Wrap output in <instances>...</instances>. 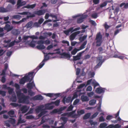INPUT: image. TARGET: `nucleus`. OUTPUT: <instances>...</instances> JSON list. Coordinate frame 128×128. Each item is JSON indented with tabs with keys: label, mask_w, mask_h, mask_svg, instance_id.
Segmentation results:
<instances>
[{
	"label": "nucleus",
	"mask_w": 128,
	"mask_h": 128,
	"mask_svg": "<svg viewBox=\"0 0 128 128\" xmlns=\"http://www.w3.org/2000/svg\"><path fill=\"white\" fill-rule=\"evenodd\" d=\"M16 93L19 103L27 104H29V97L28 96H25L23 93H21L20 91L17 92Z\"/></svg>",
	"instance_id": "f257e3e1"
},
{
	"label": "nucleus",
	"mask_w": 128,
	"mask_h": 128,
	"mask_svg": "<svg viewBox=\"0 0 128 128\" xmlns=\"http://www.w3.org/2000/svg\"><path fill=\"white\" fill-rule=\"evenodd\" d=\"M46 12V10L44 9L40 10L35 11L34 14H31V13L28 12H18V14L21 15H30L27 16L28 18H31L34 17L35 14L38 16L44 15Z\"/></svg>",
	"instance_id": "f03ea898"
},
{
	"label": "nucleus",
	"mask_w": 128,
	"mask_h": 128,
	"mask_svg": "<svg viewBox=\"0 0 128 128\" xmlns=\"http://www.w3.org/2000/svg\"><path fill=\"white\" fill-rule=\"evenodd\" d=\"M34 73V72H29L28 75L24 76L20 79L19 82L20 84H24L26 82H30L33 78Z\"/></svg>",
	"instance_id": "7ed1b4c3"
},
{
	"label": "nucleus",
	"mask_w": 128,
	"mask_h": 128,
	"mask_svg": "<svg viewBox=\"0 0 128 128\" xmlns=\"http://www.w3.org/2000/svg\"><path fill=\"white\" fill-rule=\"evenodd\" d=\"M102 36L100 32L98 33L96 35V46H101L102 42Z\"/></svg>",
	"instance_id": "20e7f679"
},
{
	"label": "nucleus",
	"mask_w": 128,
	"mask_h": 128,
	"mask_svg": "<svg viewBox=\"0 0 128 128\" xmlns=\"http://www.w3.org/2000/svg\"><path fill=\"white\" fill-rule=\"evenodd\" d=\"M44 19L43 18H40L38 20V22H35L34 24V26L38 28L40 26V25L43 23Z\"/></svg>",
	"instance_id": "39448f33"
},
{
	"label": "nucleus",
	"mask_w": 128,
	"mask_h": 128,
	"mask_svg": "<svg viewBox=\"0 0 128 128\" xmlns=\"http://www.w3.org/2000/svg\"><path fill=\"white\" fill-rule=\"evenodd\" d=\"M87 16V15H82L81 17L77 19V23L78 24H80L82 22L84 21V19L86 18Z\"/></svg>",
	"instance_id": "423d86ee"
},
{
	"label": "nucleus",
	"mask_w": 128,
	"mask_h": 128,
	"mask_svg": "<svg viewBox=\"0 0 128 128\" xmlns=\"http://www.w3.org/2000/svg\"><path fill=\"white\" fill-rule=\"evenodd\" d=\"M71 99V97L68 96L66 98V96H65L63 98L62 101L64 104L65 103H69L70 102Z\"/></svg>",
	"instance_id": "0eeeda50"
},
{
	"label": "nucleus",
	"mask_w": 128,
	"mask_h": 128,
	"mask_svg": "<svg viewBox=\"0 0 128 128\" xmlns=\"http://www.w3.org/2000/svg\"><path fill=\"white\" fill-rule=\"evenodd\" d=\"M43 99L42 96L40 95H38L33 96L32 98V99L34 100H42Z\"/></svg>",
	"instance_id": "6e6552de"
},
{
	"label": "nucleus",
	"mask_w": 128,
	"mask_h": 128,
	"mask_svg": "<svg viewBox=\"0 0 128 128\" xmlns=\"http://www.w3.org/2000/svg\"><path fill=\"white\" fill-rule=\"evenodd\" d=\"M27 88L31 90L33 87H35V85L34 82L33 81L31 83H29L27 84Z\"/></svg>",
	"instance_id": "1a4fd4ad"
},
{
	"label": "nucleus",
	"mask_w": 128,
	"mask_h": 128,
	"mask_svg": "<svg viewBox=\"0 0 128 128\" xmlns=\"http://www.w3.org/2000/svg\"><path fill=\"white\" fill-rule=\"evenodd\" d=\"M96 92L97 93L100 94L102 93H104V90L102 88H96L95 90Z\"/></svg>",
	"instance_id": "9d476101"
},
{
	"label": "nucleus",
	"mask_w": 128,
	"mask_h": 128,
	"mask_svg": "<svg viewBox=\"0 0 128 128\" xmlns=\"http://www.w3.org/2000/svg\"><path fill=\"white\" fill-rule=\"evenodd\" d=\"M28 109L26 106H23L20 108V110L22 113H24L26 112L28 110Z\"/></svg>",
	"instance_id": "9b49d317"
},
{
	"label": "nucleus",
	"mask_w": 128,
	"mask_h": 128,
	"mask_svg": "<svg viewBox=\"0 0 128 128\" xmlns=\"http://www.w3.org/2000/svg\"><path fill=\"white\" fill-rule=\"evenodd\" d=\"M36 6V4H35L31 5H30L29 4H28L26 6H24L23 8H26L28 9H29L30 8H33L35 7Z\"/></svg>",
	"instance_id": "f8f14e48"
},
{
	"label": "nucleus",
	"mask_w": 128,
	"mask_h": 128,
	"mask_svg": "<svg viewBox=\"0 0 128 128\" xmlns=\"http://www.w3.org/2000/svg\"><path fill=\"white\" fill-rule=\"evenodd\" d=\"M28 45L30 47L34 48L35 46V43L36 42L34 41L33 40H32L30 42V41H29L28 42Z\"/></svg>",
	"instance_id": "ddd939ff"
},
{
	"label": "nucleus",
	"mask_w": 128,
	"mask_h": 128,
	"mask_svg": "<svg viewBox=\"0 0 128 128\" xmlns=\"http://www.w3.org/2000/svg\"><path fill=\"white\" fill-rule=\"evenodd\" d=\"M44 64V62H43V61L42 60V62L38 66L36 69L34 70H36L37 72L39 69L41 68L43 66Z\"/></svg>",
	"instance_id": "4468645a"
},
{
	"label": "nucleus",
	"mask_w": 128,
	"mask_h": 128,
	"mask_svg": "<svg viewBox=\"0 0 128 128\" xmlns=\"http://www.w3.org/2000/svg\"><path fill=\"white\" fill-rule=\"evenodd\" d=\"M82 101L83 102L88 101L89 100L88 98L86 96L82 95L81 97Z\"/></svg>",
	"instance_id": "2eb2a0df"
},
{
	"label": "nucleus",
	"mask_w": 128,
	"mask_h": 128,
	"mask_svg": "<svg viewBox=\"0 0 128 128\" xmlns=\"http://www.w3.org/2000/svg\"><path fill=\"white\" fill-rule=\"evenodd\" d=\"M73 27H71L67 30H65L64 31V32L66 35H68L70 32H72V31L73 30Z\"/></svg>",
	"instance_id": "dca6fc26"
},
{
	"label": "nucleus",
	"mask_w": 128,
	"mask_h": 128,
	"mask_svg": "<svg viewBox=\"0 0 128 128\" xmlns=\"http://www.w3.org/2000/svg\"><path fill=\"white\" fill-rule=\"evenodd\" d=\"M87 43V41L86 40L84 41L83 44L81 45L80 46V47L78 49V50L80 51L85 48V46L86 44Z\"/></svg>",
	"instance_id": "f3484780"
},
{
	"label": "nucleus",
	"mask_w": 128,
	"mask_h": 128,
	"mask_svg": "<svg viewBox=\"0 0 128 128\" xmlns=\"http://www.w3.org/2000/svg\"><path fill=\"white\" fill-rule=\"evenodd\" d=\"M4 29L6 30L8 32L9 31L12 30V28L10 27V26L8 24H6L4 28Z\"/></svg>",
	"instance_id": "a211bd4d"
},
{
	"label": "nucleus",
	"mask_w": 128,
	"mask_h": 128,
	"mask_svg": "<svg viewBox=\"0 0 128 128\" xmlns=\"http://www.w3.org/2000/svg\"><path fill=\"white\" fill-rule=\"evenodd\" d=\"M40 112V113L38 115V116L39 118L40 117L46 114L47 111L43 109Z\"/></svg>",
	"instance_id": "6ab92c4d"
},
{
	"label": "nucleus",
	"mask_w": 128,
	"mask_h": 128,
	"mask_svg": "<svg viewBox=\"0 0 128 128\" xmlns=\"http://www.w3.org/2000/svg\"><path fill=\"white\" fill-rule=\"evenodd\" d=\"M124 6V8L125 9L128 8V2L125 3V2H123L121 3L120 6V7H122Z\"/></svg>",
	"instance_id": "aec40b11"
},
{
	"label": "nucleus",
	"mask_w": 128,
	"mask_h": 128,
	"mask_svg": "<svg viewBox=\"0 0 128 128\" xmlns=\"http://www.w3.org/2000/svg\"><path fill=\"white\" fill-rule=\"evenodd\" d=\"M8 114L9 116L12 117H13V115L14 114V111L12 110H11L8 112Z\"/></svg>",
	"instance_id": "412c9836"
},
{
	"label": "nucleus",
	"mask_w": 128,
	"mask_h": 128,
	"mask_svg": "<svg viewBox=\"0 0 128 128\" xmlns=\"http://www.w3.org/2000/svg\"><path fill=\"white\" fill-rule=\"evenodd\" d=\"M36 48L38 50H43L45 48V46L43 44H40L36 46Z\"/></svg>",
	"instance_id": "4be33fe9"
},
{
	"label": "nucleus",
	"mask_w": 128,
	"mask_h": 128,
	"mask_svg": "<svg viewBox=\"0 0 128 128\" xmlns=\"http://www.w3.org/2000/svg\"><path fill=\"white\" fill-rule=\"evenodd\" d=\"M60 102V100H57L55 102H52L51 103V104H54L56 106H58Z\"/></svg>",
	"instance_id": "5701e85b"
},
{
	"label": "nucleus",
	"mask_w": 128,
	"mask_h": 128,
	"mask_svg": "<svg viewBox=\"0 0 128 128\" xmlns=\"http://www.w3.org/2000/svg\"><path fill=\"white\" fill-rule=\"evenodd\" d=\"M10 100L12 102H16V101L17 99L16 95L15 94L12 95V97L10 98Z\"/></svg>",
	"instance_id": "b1692460"
},
{
	"label": "nucleus",
	"mask_w": 128,
	"mask_h": 128,
	"mask_svg": "<svg viewBox=\"0 0 128 128\" xmlns=\"http://www.w3.org/2000/svg\"><path fill=\"white\" fill-rule=\"evenodd\" d=\"M61 55L62 56L65 57L67 58H70L71 57V56L70 54L66 52H63L62 54Z\"/></svg>",
	"instance_id": "393cba45"
},
{
	"label": "nucleus",
	"mask_w": 128,
	"mask_h": 128,
	"mask_svg": "<svg viewBox=\"0 0 128 128\" xmlns=\"http://www.w3.org/2000/svg\"><path fill=\"white\" fill-rule=\"evenodd\" d=\"M90 113H88L86 114L83 116V119L84 120H85L88 118L90 116Z\"/></svg>",
	"instance_id": "a878e982"
},
{
	"label": "nucleus",
	"mask_w": 128,
	"mask_h": 128,
	"mask_svg": "<svg viewBox=\"0 0 128 128\" xmlns=\"http://www.w3.org/2000/svg\"><path fill=\"white\" fill-rule=\"evenodd\" d=\"M43 110L42 109V107L39 106L36 109V113H39Z\"/></svg>",
	"instance_id": "bb28decb"
},
{
	"label": "nucleus",
	"mask_w": 128,
	"mask_h": 128,
	"mask_svg": "<svg viewBox=\"0 0 128 128\" xmlns=\"http://www.w3.org/2000/svg\"><path fill=\"white\" fill-rule=\"evenodd\" d=\"M12 34L14 35L17 36L20 34V32L17 30H14L12 31Z\"/></svg>",
	"instance_id": "cd10ccee"
},
{
	"label": "nucleus",
	"mask_w": 128,
	"mask_h": 128,
	"mask_svg": "<svg viewBox=\"0 0 128 128\" xmlns=\"http://www.w3.org/2000/svg\"><path fill=\"white\" fill-rule=\"evenodd\" d=\"M8 10L6 8H4L3 7H0V12H8Z\"/></svg>",
	"instance_id": "c85d7f7f"
},
{
	"label": "nucleus",
	"mask_w": 128,
	"mask_h": 128,
	"mask_svg": "<svg viewBox=\"0 0 128 128\" xmlns=\"http://www.w3.org/2000/svg\"><path fill=\"white\" fill-rule=\"evenodd\" d=\"M77 112L79 116L82 114H84L85 113L84 110H80L78 111Z\"/></svg>",
	"instance_id": "c756f323"
},
{
	"label": "nucleus",
	"mask_w": 128,
	"mask_h": 128,
	"mask_svg": "<svg viewBox=\"0 0 128 128\" xmlns=\"http://www.w3.org/2000/svg\"><path fill=\"white\" fill-rule=\"evenodd\" d=\"M33 22L32 21H30L28 22L26 25V27L27 28L30 27L32 25Z\"/></svg>",
	"instance_id": "7c9ffc66"
},
{
	"label": "nucleus",
	"mask_w": 128,
	"mask_h": 128,
	"mask_svg": "<svg viewBox=\"0 0 128 128\" xmlns=\"http://www.w3.org/2000/svg\"><path fill=\"white\" fill-rule=\"evenodd\" d=\"M12 18L20 20L21 16L18 15H16L12 16Z\"/></svg>",
	"instance_id": "2f4dec72"
},
{
	"label": "nucleus",
	"mask_w": 128,
	"mask_h": 128,
	"mask_svg": "<svg viewBox=\"0 0 128 128\" xmlns=\"http://www.w3.org/2000/svg\"><path fill=\"white\" fill-rule=\"evenodd\" d=\"M96 100L94 99L92 100L89 102V104L90 105L92 106L96 102Z\"/></svg>",
	"instance_id": "473e14b6"
},
{
	"label": "nucleus",
	"mask_w": 128,
	"mask_h": 128,
	"mask_svg": "<svg viewBox=\"0 0 128 128\" xmlns=\"http://www.w3.org/2000/svg\"><path fill=\"white\" fill-rule=\"evenodd\" d=\"M10 104L14 107H20L21 106V104H18L14 103H11Z\"/></svg>",
	"instance_id": "72a5a7b5"
},
{
	"label": "nucleus",
	"mask_w": 128,
	"mask_h": 128,
	"mask_svg": "<svg viewBox=\"0 0 128 128\" xmlns=\"http://www.w3.org/2000/svg\"><path fill=\"white\" fill-rule=\"evenodd\" d=\"M78 51H79L78 49L75 48L71 52V54L72 55H74Z\"/></svg>",
	"instance_id": "f704fd0d"
},
{
	"label": "nucleus",
	"mask_w": 128,
	"mask_h": 128,
	"mask_svg": "<svg viewBox=\"0 0 128 128\" xmlns=\"http://www.w3.org/2000/svg\"><path fill=\"white\" fill-rule=\"evenodd\" d=\"M87 37V35H84L82 37H80L79 39V40L81 42H82L84 41L86 38Z\"/></svg>",
	"instance_id": "c9c22d12"
},
{
	"label": "nucleus",
	"mask_w": 128,
	"mask_h": 128,
	"mask_svg": "<svg viewBox=\"0 0 128 128\" xmlns=\"http://www.w3.org/2000/svg\"><path fill=\"white\" fill-rule=\"evenodd\" d=\"M24 122L25 121H24L23 120H22L21 116V115H20V117H19L18 120V124L19 123L22 124L23 123H24Z\"/></svg>",
	"instance_id": "e433bc0d"
},
{
	"label": "nucleus",
	"mask_w": 128,
	"mask_h": 128,
	"mask_svg": "<svg viewBox=\"0 0 128 128\" xmlns=\"http://www.w3.org/2000/svg\"><path fill=\"white\" fill-rule=\"evenodd\" d=\"M76 36L73 33L70 36V40H72L74 39Z\"/></svg>",
	"instance_id": "4c0bfd02"
},
{
	"label": "nucleus",
	"mask_w": 128,
	"mask_h": 128,
	"mask_svg": "<svg viewBox=\"0 0 128 128\" xmlns=\"http://www.w3.org/2000/svg\"><path fill=\"white\" fill-rule=\"evenodd\" d=\"M107 126V124L104 122L101 124L100 125L99 127L100 128H103L106 127Z\"/></svg>",
	"instance_id": "58836bf2"
},
{
	"label": "nucleus",
	"mask_w": 128,
	"mask_h": 128,
	"mask_svg": "<svg viewBox=\"0 0 128 128\" xmlns=\"http://www.w3.org/2000/svg\"><path fill=\"white\" fill-rule=\"evenodd\" d=\"M21 0H18L17 2V8H19L20 6H21Z\"/></svg>",
	"instance_id": "ea45409f"
},
{
	"label": "nucleus",
	"mask_w": 128,
	"mask_h": 128,
	"mask_svg": "<svg viewBox=\"0 0 128 128\" xmlns=\"http://www.w3.org/2000/svg\"><path fill=\"white\" fill-rule=\"evenodd\" d=\"M89 122L90 123L91 125H94L95 126L97 124V122H93L92 120H90L89 121Z\"/></svg>",
	"instance_id": "a19ab883"
},
{
	"label": "nucleus",
	"mask_w": 128,
	"mask_h": 128,
	"mask_svg": "<svg viewBox=\"0 0 128 128\" xmlns=\"http://www.w3.org/2000/svg\"><path fill=\"white\" fill-rule=\"evenodd\" d=\"M104 62V61H100L97 64L95 68H98L102 64V62Z\"/></svg>",
	"instance_id": "79ce46f5"
},
{
	"label": "nucleus",
	"mask_w": 128,
	"mask_h": 128,
	"mask_svg": "<svg viewBox=\"0 0 128 128\" xmlns=\"http://www.w3.org/2000/svg\"><path fill=\"white\" fill-rule=\"evenodd\" d=\"M7 89L8 90V92L10 94H11L13 92V90L12 88H10V87H8L7 88Z\"/></svg>",
	"instance_id": "37998d69"
},
{
	"label": "nucleus",
	"mask_w": 128,
	"mask_h": 128,
	"mask_svg": "<svg viewBox=\"0 0 128 128\" xmlns=\"http://www.w3.org/2000/svg\"><path fill=\"white\" fill-rule=\"evenodd\" d=\"M6 92L5 91L0 90V95H1L2 96H4L6 95Z\"/></svg>",
	"instance_id": "c03bdc74"
},
{
	"label": "nucleus",
	"mask_w": 128,
	"mask_h": 128,
	"mask_svg": "<svg viewBox=\"0 0 128 128\" xmlns=\"http://www.w3.org/2000/svg\"><path fill=\"white\" fill-rule=\"evenodd\" d=\"M73 60L74 61H76L79 60L80 59V58H79L78 56H73Z\"/></svg>",
	"instance_id": "a18cd8bd"
},
{
	"label": "nucleus",
	"mask_w": 128,
	"mask_h": 128,
	"mask_svg": "<svg viewBox=\"0 0 128 128\" xmlns=\"http://www.w3.org/2000/svg\"><path fill=\"white\" fill-rule=\"evenodd\" d=\"M28 94L31 96H34V93L32 92L31 90H29L28 91Z\"/></svg>",
	"instance_id": "49530a36"
},
{
	"label": "nucleus",
	"mask_w": 128,
	"mask_h": 128,
	"mask_svg": "<svg viewBox=\"0 0 128 128\" xmlns=\"http://www.w3.org/2000/svg\"><path fill=\"white\" fill-rule=\"evenodd\" d=\"M73 106L72 105H70L67 108V111H72L73 109Z\"/></svg>",
	"instance_id": "de8ad7c7"
},
{
	"label": "nucleus",
	"mask_w": 128,
	"mask_h": 128,
	"mask_svg": "<svg viewBox=\"0 0 128 128\" xmlns=\"http://www.w3.org/2000/svg\"><path fill=\"white\" fill-rule=\"evenodd\" d=\"M92 84H93L94 88H95L97 86H99V84L98 82H93Z\"/></svg>",
	"instance_id": "09e8293b"
},
{
	"label": "nucleus",
	"mask_w": 128,
	"mask_h": 128,
	"mask_svg": "<svg viewBox=\"0 0 128 128\" xmlns=\"http://www.w3.org/2000/svg\"><path fill=\"white\" fill-rule=\"evenodd\" d=\"M15 44L14 42V41L10 42L8 45V47H10L13 46Z\"/></svg>",
	"instance_id": "8fccbe9b"
},
{
	"label": "nucleus",
	"mask_w": 128,
	"mask_h": 128,
	"mask_svg": "<svg viewBox=\"0 0 128 128\" xmlns=\"http://www.w3.org/2000/svg\"><path fill=\"white\" fill-rule=\"evenodd\" d=\"M48 54L44 56V59L43 60V62H45V61H47L49 59V56H48Z\"/></svg>",
	"instance_id": "3c124183"
},
{
	"label": "nucleus",
	"mask_w": 128,
	"mask_h": 128,
	"mask_svg": "<svg viewBox=\"0 0 128 128\" xmlns=\"http://www.w3.org/2000/svg\"><path fill=\"white\" fill-rule=\"evenodd\" d=\"M91 17L93 18H96L98 17L97 14L96 13H94L92 14Z\"/></svg>",
	"instance_id": "603ef678"
},
{
	"label": "nucleus",
	"mask_w": 128,
	"mask_h": 128,
	"mask_svg": "<svg viewBox=\"0 0 128 128\" xmlns=\"http://www.w3.org/2000/svg\"><path fill=\"white\" fill-rule=\"evenodd\" d=\"M9 122L12 124H14L15 123V120L14 119L11 118L9 120Z\"/></svg>",
	"instance_id": "864d4df0"
},
{
	"label": "nucleus",
	"mask_w": 128,
	"mask_h": 128,
	"mask_svg": "<svg viewBox=\"0 0 128 128\" xmlns=\"http://www.w3.org/2000/svg\"><path fill=\"white\" fill-rule=\"evenodd\" d=\"M94 94V93L93 92H91L89 93H87V95L90 97H91L93 96Z\"/></svg>",
	"instance_id": "5fc2aeb1"
},
{
	"label": "nucleus",
	"mask_w": 128,
	"mask_h": 128,
	"mask_svg": "<svg viewBox=\"0 0 128 128\" xmlns=\"http://www.w3.org/2000/svg\"><path fill=\"white\" fill-rule=\"evenodd\" d=\"M26 118V119H32L34 118V117L32 115H30L27 116Z\"/></svg>",
	"instance_id": "6e6d98bb"
},
{
	"label": "nucleus",
	"mask_w": 128,
	"mask_h": 128,
	"mask_svg": "<svg viewBox=\"0 0 128 128\" xmlns=\"http://www.w3.org/2000/svg\"><path fill=\"white\" fill-rule=\"evenodd\" d=\"M60 93H57V94H54V96H55L56 97V98H54L53 99V100H56L57 98L60 96Z\"/></svg>",
	"instance_id": "4d7b16f0"
},
{
	"label": "nucleus",
	"mask_w": 128,
	"mask_h": 128,
	"mask_svg": "<svg viewBox=\"0 0 128 128\" xmlns=\"http://www.w3.org/2000/svg\"><path fill=\"white\" fill-rule=\"evenodd\" d=\"M79 100L78 99H76L74 102L73 105H75L77 104L79 102Z\"/></svg>",
	"instance_id": "13d9d810"
},
{
	"label": "nucleus",
	"mask_w": 128,
	"mask_h": 128,
	"mask_svg": "<svg viewBox=\"0 0 128 128\" xmlns=\"http://www.w3.org/2000/svg\"><path fill=\"white\" fill-rule=\"evenodd\" d=\"M104 119L103 116H101L99 118V122H104Z\"/></svg>",
	"instance_id": "bf43d9fd"
},
{
	"label": "nucleus",
	"mask_w": 128,
	"mask_h": 128,
	"mask_svg": "<svg viewBox=\"0 0 128 128\" xmlns=\"http://www.w3.org/2000/svg\"><path fill=\"white\" fill-rule=\"evenodd\" d=\"M44 43V41L42 40H40L38 41L37 42V44H42Z\"/></svg>",
	"instance_id": "052dcab7"
},
{
	"label": "nucleus",
	"mask_w": 128,
	"mask_h": 128,
	"mask_svg": "<svg viewBox=\"0 0 128 128\" xmlns=\"http://www.w3.org/2000/svg\"><path fill=\"white\" fill-rule=\"evenodd\" d=\"M98 50L100 54H102L103 53V49L102 47H100L98 48Z\"/></svg>",
	"instance_id": "680f3d73"
},
{
	"label": "nucleus",
	"mask_w": 128,
	"mask_h": 128,
	"mask_svg": "<svg viewBox=\"0 0 128 128\" xmlns=\"http://www.w3.org/2000/svg\"><path fill=\"white\" fill-rule=\"evenodd\" d=\"M90 22L91 24L94 26H95L96 25V23L93 20H90Z\"/></svg>",
	"instance_id": "e2e57ef3"
},
{
	"label": "nucleus",
	"mask_w": 128,
	"mask_h": 128,
	"mask_svg": "<svg viewBox=\"0 0 128 128\" xmlns=\"http://www.w3.org/2000/svg\"><path fill=\"white\" fill-rule=\"evenodd\" d=\"M53 106H47L46 104V105L45 108L47 109H52L53 108Z\"/></svg>",
	"instance_id": "0e129e2a"
},
{
	"label": "nucleus",
	"mask_w": 128,
	"mask_h": 128,
	"mask_svg": "<svg viewBox=\"0 0 128 128\" xmlns=\"http://www.w3.org/2000/svg\"><path fill=\"white\" fill-rule=\"evenodd\" d=\"M80 70L79 68H77L76 71V74L77 75H78L80 72Z\"/></svg>",
	"instance_id": "69168bd1"
},
{
	"label": "nucleus",
	"mask_w": 128,
	"mask_h": 128,
	"mask_svg": "<svg viewBox=\"0 0 128 128\" xmlns=\"http://www.w3.org/2000/svg\"><path fill=\"white\" fill-rule=\"evenodd\" d=\"M98 112H96L94 113L92 116V118H94L96 117L98 114Z\"/></svg>",
	"instance_id": "338daca9"
},
{
	"label": "nucleus",
	"mask_w": 128,
	"mask_h": 128,
	"mask_svg": "<svg viewBox=\"0 0 128 128\" xmlns=\"http://www.w3.org/2000/svg\"><path fill=\"white\" fill-rule=\"evenodd\" d=\"M78 114H74L72 115V117L74 118H78L79 117Z\"/></svg>",
	"instance_id": "774afa93"
}]
</instances>
